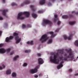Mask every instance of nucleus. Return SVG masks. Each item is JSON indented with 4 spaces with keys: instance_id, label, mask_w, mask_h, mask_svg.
<instances>
[{
    "instance_id": "obj_1",
    "label": "nucleus",
    "mask_w": 78,
    "mask_h": 78,
    "mask_svg": "<svg viewBox=\"0 0 78 78\" xmlns=\"http://www.w3.org/2000/svg\"><path fill=\"white\" fill-rule=\"evenodd\" d=\"M67 52L69 53V55H67V54H65L64 57H63L62 56H61L59 57L57 59L58 56V54H53L50 57V61L51 62H53V63L58 64L59 63V61H62L59 65L57 66V68L58 69H59L63 67L62 64H63V62L64 61H70V60L71 61L73 60V61L75 62L76 60H77V59L75 60V56L73 55L71 49H70L68 51H67Z\"/></svg>"
},
{
    "instance_id": "obj_2",
    "label": "nucleus",
    "mask_w": 78,
    "mask_h": 78,
    "mask_svg": "<svg viewBox=\"0 0 78 78\" xmlns=\"http://www.w3.org/2000/svg\"><path fill=\"white\" fill-rule=\"evenodd\" d=\"M25 15L27 17H28L30 16V12H29L25 11L23 12H21L19 13L18 14V16L17 17V19L18 20H22L24 19L25 17L22 16L23 15Z\"/></svg>"
},
{
    "instance_id": "obj_3",
    "label": "nucleus",
    "mask_w": 78,
    "mask_h": 78,
    "mask_svg": "<svg viewBox=\"0 0 78 78\" xmlns=\"http://www.w3.org/2000/svg\"><path fill=\"white\" fill-rule=\"evenodd\" d=\"M18 33H16V32L13 33V36L16 37L15 39L16 40V44H19L21 41V38L19 37L18 36Z\"/></svg>"
},
{
    "instance_id": "obj_4",
    "label": "nucleus",
    "mask_w": 78,
    "mask_h": 78,
    "mask_svg": "<svg viewBox=\"0 0 78 78\" xmlns=\"http://www.w3.org/2000/svg\"><path fill=\"white\" fill-rule=\"evenodd\" d=\"M48 39V37L47 36V34H44L41 37L40 39V41L41 42H46Z\"/></svg>"
},
{
    "instance_id": "obj_5",
    "label": "nucleus",
    "mask_w": 78,
    "mask_h": 78,
    "mask_svg": "<svg viewBox=\"0 0 78 78\" xmlns=\"http://www.w3.org/2000/svg\"><path fill=\"white\" fill-rule=\"evenodd\" d=\"M48 34H50L51 35V38L49 39L48 40V44H51L53 42V39H52V37H54L55 36L56 34L55 35L53 34V31H50L48 32Z\"/></svg>"
},
{
    "instance_id": "obj_6",
    "label": "nucleus",
    "mask_w": 78,
    "mask_h": 78,
    "mask_svg": "<svg viewBox=\"0 0 78 78\" xmlns=\"http://www.w3.org/2000/svg\"><path fill=\"white\" fill-rule=\"evenodd\" d=\"M40 67V66L38 65L34 69H31L30 70L29 72L32 74H33V73H36L37 72V69L39 67Z\"/></svg>"
},
{
    "instance_id": "obj_7",
    "label": "nucleus",
    "mask_w": 78,
    "mask_h": 78,
    "mask_svg": "<svg viewBox=\"0 0 78 78\" xmlns=\"http://www.w3.org/2000/svg\"><path fill=\"white\" fill-rule=\"evenodd\" d=\"M11 51V49L8 48L6 50L4 48H0V54H4L6 51L7 53H9Z\"/></svg>"
},
{
    "instance_id": "obj_8",
    "label": "nucleus",
    "mask_w": 78,
    "mask_h": 78,
    "mask_svg": "<svg viewBox=\"0 0 78 78\" xmlns=\"http://www.w3.org/2000/svg\"><path fill=\"white\" fill-rule=\"evenodd\" d=\"M51 22L49 20L47 19H44L42 23V25L45 26L47 24H51Z\"/></svg>"
},
{
    "instance_id": "obj_9",
    "label": "nucleus",
    "mask_w": 78,
    "mask_h": 78,
    "mask_svg": "<svg viewBox=\"0 0 78 78\" xmlns=\"http://www.w3.org/2000/svg\"><path fill=\"white\" fill-rule=\"evenodd\" d=\"M72 36H73V34L72 33H71L69 34V37H67V36L66 35H64L63 37L65 40H66V39L71 40L72 39Z\"/></svg>"
},
{
    "instance_id": "obj_10",
    "label": "nucleus",
    "mask_w": 78,
    "mask_h": 78,
    "mask_svg": "<svg viewBox=\"0 0 78 78\" xmlns=\"http://www.w3.org/2000/svg\"><path fill=\"white\" fill-rule=\"evenodd\" d=\"M13 39V36H10L9 37H7L5 39V41L6 42H9L11 40H12Z\"/></svg>"
},
{
    "instance_id": "obj_11",
    "label": "nucleus",
    "mask_w": 78,
    "mask_h": 78,
    "mask_svg": "<svg viewBox=\"0 0 78 78\" xmlns=\"http://www.w3.org/2000/svg\"><path fill=\"white\" fill-rule=\"evenodd\" d=\"M23 28H31V25L30 24H28L27 25H25L23 24L22 27Z\"/></svg>"
},
{
    "instance_id": "obj_12",
    "label": "nucleus",
    "mask_w": 78,
    "mask_h": 78,
    "mask_svg": "<svg viewBox=\"0 0 78 78\" xmlns=\"http://www.w3.org/2000/svg\"><path fill=\"white\" fill-rule=\"evenodd\" d=\"M38 63L39 64H42L44 63V61L41 58H39L38 59Z\"/></svg>"
},
{
    "instance_id": "obj_13",
    "label": "nucleus",
    "mask_w": 78,
    "mask_h": 78,
    "mask_svg": "<svg viewBox=\"0 0 78 78\" xmlns=\"http://www.w3.org/2000/svg\"><path fill=\"white\" fill-rule=\"evenodd\" d=\"M54 18L53 19V21L54 22H56L58 20V17L57 15H54Z\"/></svg>"
},
{
    "instance_id": "obj_14",
    "label": "nucleus",
    "mask_w": 78,
    "mask_h": 78,
    "mask_svg": "<svg viewBox=\"0 0 78 78\" xmlns=\"http://www.w3.org/2000/svg\"><path fill=\"white\" fill-rule=\"evenodd\" d=\"M6 73L7 75H10L11 73V69H8L6 71Z\"/></svg>"
},
{
    "instance_id": "obj_15",
    "label": "nucleus",
    "mask_w": 78,
    "mask_h": 78,
    "mask_svg": "<svg viewBox=\"0 0 78 78\" xmlns=\"http://www.w3.org/2000/svg\"><path fill=\"white\" fill-rule=\"evenodd\" d=\"M7 11H8V10H4L3 11V15H4V16H5V17H7V15H6V12H7Z\"/></svg>"
},
{
    "instance_id": "obj_16",
    "label": "nucleus",
    "mask_w": 78,
    "mask_h": 78,
    "mask_svg": "<svg viewBox=\"0 0 78 78\" xmlns=\"http://www.w3.org/2000/svg\"><path fill=\"white\" fill-rule=\"evenodd\" d=\"M45 3V0H41L40 1V5H44Z\"/></svg>"
},
{
    "instance_id": "obj_17",
    "label": "nucleus",
    "mask_w": 78,
    "mask_h": 78,
    "mask_svg": "<svg viewBox=\"0 0 78 78\" xmlns=\"http://www.w3.org/2000/svg\"><path fill=\"white\" fill-rule=\"evenodd\" d=\"M19 58V55H16L13 58L14 61H16Z\"/></svg>"
},
{
    "instance_id": "obj_18",
    "label": "nucleus",
    "mask_w": 78,
    "mask_h": 78,
    "mask_svg": "<svg viewBox=\"0 0 78 78\" xmlns=\"http://www.w3.org/2000/svg\"><path fill=\"white\" fill-rule=\"evenodd\" d=\"M69 25H74L75 23H76V22L75 21H70L69 22Z\"/></svg>"
},
{
    "instance_id": "obj_19",
    "label": "nucleus",
    "mask_w": 78,
    "mask_h": 78,
    "mask_svg": "<svg viewBox=\"0 0 78 78\" xmlns=\"http://www.w3.org/2000/svg\"><path fill=\"white\" fill-rule=\"evenodd\" d=\"M24 2L25 4H29V3H30V1L29 0H26Z\"/></svg>"
},
{
    "instance_id": "obj_20",
    "label": "nucleus",
    "mask_w": 78,
    "mask_h": 78,
    "mask_svg": "<svg viewBox=\"0 0 78 78\" xmlns=\"http://www.w3.org/2000/svg\"><path fill=\"white\" fill-rule=\"evenodd\" d=\"M27 44H30L32 45L33 44V41H27Z\"/></svg>"
},
{
    "instance_id": "obj_21",
    "label": "nucleus",
    "mask_w": 78,
    "mask_h": 78,
    "mask_svg": "<svg viewBox=\"0 0 78 78\" xmlns=\"http://www.w3.org/2000/svg\"><path fill=\"white\" fill-rule=\"evenodd\" d=\"M32 15L34 18H36V17H37V15L36 14L33 13L32 14Z\"/></svg>"
},
{
    "instance_id": "obj_22",
    "label": "nucleus",
    "mask_w": 78,
    "mask_h": 78,
    "mask_svg": "<svg viewBox=\"0 0 78 78\" xmlns=\"http://www.w3.org/2000/svg\"><path fill=\"white\" fill-rule=\"evenodd\" d=\"M74 44L75 45H76V46L78 47V40H76L75 41Z\"/></svg>"
},
{
    "instance_id": "obj_23",
    "label": "nucleus",
    "mask_w": 78,
    "mask_h": 78,
    "mask_svg": "<svg viewBox=\"0 0 78 78\" xmlns=\"http://www.w3.org/2000/svg\"><path fill=\"white\" fill-rule=\"evenodd\" d=\"M31 50H25L24 51L25 53H30L31 52Z\"/></svg>"
},
{
    "instance_id": "obj_24",
    "label": "nucleus",
    "mask_w": 78,
    "mask_h": 78,
    "mask_svg": "<svg viewBox=\"0 0 78 78\" xmlns=\"http://www.w3.org/2000/svg\"><path fill=\"white\" fill-rule=\"evenodd\" d=\"M11 5L12 6H16V5H17V4L14 2H12L11 3Z\"/></svg>"
},
{
    "instance_id": "obj_25",
    "label": "nucleus",
    "mask_w": 78,
    "mask_h": 78,
    "mask_svg": "<svg viewBox=\"0 0 78 78\" xmlns=\"http://www.w3.org/2000/svg\"><path fill=\"white\" fill-rule=\"evenodd\" d=\"M28 65V64H27V63L26 62H24V63L23 65V66L24 67H27V66Z\"/></svg>"
},
{
    "instance_id": "obj_26",
    "label": "nucleus",
    "mask_w": 78,
    "mask_h": 78,
    "mask_svg": "<svg viewBox=\"0 0 78 78\" xmlns=\"http://www.w3.org/2000/svg\"><path fill=\"white\" fill-rule=\"evenodd\" d=\"M2 67H1V66H0V70H2L3 69H4L5 67V66L4 65H3Z\"/></svg>"
},
{
    "instance_id": "obj_27",
    "label": "nucleus",
    "mask_w": 78,
    "mask_h": 78,
    "mask_svg": "<svg viewBox=\"0 0 78 78\" xmlns=\"http://www.w3.org/2000/svg\"><path fill=\"white\" fill-rule=\"evenodd\" d=\"M68 17V16L67 15H64L62 16V19H66Z\"/></svg>"
},
{
    "instance_id": "obj_28",
    "label": "nucleus",
    "mask_w": 78,
    "mask_h": 78,
    "mask_svg": "<svg viewBox=\"0 0 78 78\" xmlns=\"http://www.w3.org/2000/svg\"><path fill=\"white\" fill-rule=\"evenodd\" d=\"M8 24L7 23H5L4 24V27L5 28H7V27H8Z\"/></svg>"
},
{
    "instance_id": "obj_29",
    "label": "nucleus",
    "mask_w": 78,
    "mask_h": 78,
    "mask_svg": "<svg viewBox=\"0 0 78 78\" xmlns=\"http://www.w3.org/2000/svg\"><path fill=\"white\" fill-rule=\"evenodd\" d=\"M25 4V3H24V2H23L20 4V6H23V5H24Z\"/></svg>"
},
{
    "instance_id": "obj_30",
    "label": "nucleus",
    "mask_w": 78,
    "mask_h": 78,
    "mask_svg": "<svg viewBox=\"0 0 78 78\" xmlns=\"http://www.w3.org/2000/svg\"><path fill=\"white\" fill-rule=\"evenodd\" d=\"M14 51H12L10 52V55H13V54H14Z\"/></svg>"
},
{
    "instance_id": "obj_31",
    "label": "nucleus",
    "mask_w": 78,
    "mask_h": 78,
    "mask_svg": "<svg viewBox=\"0 0 78 78\" xmlns=\"http://www.w3.org/2000/svg\"><path fill=\"white\" fill-rule=\"evenodd\" d=\"M3 20V18L2 16H0V20Z\"/></svg>"
},
{
    "instance_id": "obj_32",
    "label": "nucleus",
    "mask_w": 78,
    "mask_h": 78,
    "mask_svg": "<svg viewBox=\"0 0 78 78\" xmlns=\"http://www.w3.org/2000/svg\"><path fill=\"white\" fill-rule=\"evenodd\" d=\"M42 11L41 10H39L38 11V13H42Z\"/></svg>"
},
{
    "instance_id": "obj_33",
    "label": "nucleus",
    "mask_w": 78,
    "mask_h": 78,
    "mask_svg": "<svg viewBox=\"0 0 78 78\" xmlns=\"http://www.w3.org/2000/svg\"><path fill=\"white\" fill-rule=\"evenodd\" d=\"M60 24H61V21H58L57 23V25H60Z\"/></svg>"
},
{
    "instance_id": "obj_34",
    "label": "nucleus",
    "mask_w": 78,
    "mask_h": 78,
    "mask_svg": "<svg viewBox=\"0 0 78 78\" xmlns=\"http://www.w3.org/2000/svg\"><path fill=\"white\" fill-rule=\"evenodd\" d=\"M2 2H3L4 3L6 2V0H2Z\"/></svg>"
},
{
    "instance_id": "obj_35",
    "label": "nucleus",
    "mask_w": 78,
    "mask_h": 78,
    "mask_svg": "<svg viewBox=\"0 0 78 78\" xmlns=\"http://www.w3.org/2000/svg\"><path fill=\"white\" fill-rule=\"evenodd\" d=\"M3 44H0V47H3Z\"/></svg>"
},
{
    "instance_id": "obj_36",
    "label": "nucleus",
    "mask_w": 78,
    "mask_h": 78,
    "mask_svg": "<svg viewBox=\"0 0 78 78\" xmlns=\"http://www.w3.org/2000/svg\"><path fill=\"white\" fill-rule=\"evenodd\" d=\"M35 78H37L38 77V76L37 75H35L34 76Z\"/></svg>"
},
{
    "instance_id": "obj_37",
    "label": "nucleus",
    "mask_w": 78,
    "mask_h": 78,
    "mask_svg": "<svg viewBox=\"0 0 78 78\" xmlns=\"http://www.w3.org/2000/svg\"><path fill=\"white\" fill-rule=\"evenodd\" d=\"M30 7L31 8H34V6L32 5H30Z\"/></svg>"
},
{
    "instance_id": "obj_38",
    "label": "nucleus",
    "mask_w": 78,
    "mask_h": 78,
    "mask_svg": "<svg viewBox=\"0 0 78 78\" xmlns=\"http://www.w3.org/2000/svg\"><path fill=\"white\" fill-rule=\"evenodd\" d=\"M48 5V6H51V4L50 3H49Z\"/></svg>"
},
{
    "instance_id": "obj_39",
    "label": "nucleus",
    "mask_w": 78,
    "mask_h": 78,
    "mask_svg": "<svg viewBox=\"0 0 78 78\" xmlns=\"http://www.w3.org/2000/svg\"><path fill=\"white\" fill-rule=\"evenodd\" d=\"M59 31V29H57L55 30V32H58Z\"/></svg>"
},
{
    "instance_id": "obj_40",
    "label": "nucleus",
    "mask_w": 78,
    "mask_h": 78,
    "mask_svg": "<svg viewBox=\"0 0 78 78\" xmlns=\"http://www.w3.org/2000/svg\"><path fill=\"white\" fill-rule=\"evenodd\" d=\"M37 56H41V54L38 53L37 54Z\"/></svg>"
},
{
    "instance_id": "obj_41",
    "label": "nucleus",
    "mask_w": 78,
    "mask_h": 78,
    "mask_svg": "<svg viewBox=\"0 0 78 78\" xmlns=\"http://www.w3.org/2000/svg\"><path fill=\"white\" fill-rule=\"evenodd\" d=\"M59 51L61 53H62V52H63V50H60Z\"/></svg>"
},
{
    "instance_id": "obj_42",
    "label": "nucleus",
    "mask_w": 78,
    "mask_h": 78,
    "mask_svg": "<svg viewBox=\"0 0 78 78\" xmlns=\"http://www.w3.org/2000/svg\"><path fill=\"white\" fill-rule=\"evenodd\" d=\"M42 75V74H41V73L39 74V76H41Z\"/></svg>"
},
{
    "instance_id": "obj_43",
    "label": "nucleus",
    "mask_w": 78,
    "mask_h": 78,
    "mask_svg": "<svg viewBox=\"0 0 78 78\" xmlns=\"http://www.w3.org/2000/svg\"><path fill=\"white\" fill-rule=\"evenodd\" d=\"M69 72H72V69H69Z\"/></svg>"
},
{
    "instance_id": "obj_44",
    "label": "nucleus",
    "mask_w": 78,
    "mask_h": 78,
    "mask_svg": "<svg viewBox=\"0 0 78 78\" xmlns=\"http://www.w3.org/2000/svg\"><path fill=\"white\" fill-rule=\"evenodd\" d=\"M77 75H78V73H76V74H75V76H77Z\"/></svg>"
},
{
    "instance_id": "obj_45",
    "label": "nucleus",
    "mask_w": 78,
    "mask_h": 78,
    "mask_svg": "<svg viewBox=\"0 0 78 78\" xmlns=\"http://www.w3.org/2000/svg\"><path fill=\"white\" fill-rule=\"evenodd\" d=\"M2 31L0 30V35H1V34H2Z\"/></svg>"
},
{
    "instance_id": "obj_46",
    "label": "nucleus",
    "mask_w": 78,
    "mask_h": 78,
    "mask_svg": "<svg viewBox=\"0 0 78 78\" xmlns=\"http://www.w3.org/2000/svg\"><path fill=\"white\" fill-rule=\"evenodd\" d=\"M72 14H74V13H75V11H72Z\"/></svg>"
},
{
    "instance_id": "obj_47",
    "label": "nucleus",
    "mask_w": 78,
    "mask_h": 78,
    "mask_svg": "<svg viewBox=\"0 0 78 78\" xmlns=\"http://www.w3.org/2000/svg\"><path fill=\"white\" fill-rule=\"evenodd\" d=\"M50 0L51 1L53 2H55V0Z\"/></svg>"
},
{
    "instance_id": "obj_48",
    "label": "nucleus",
    "mask_w": 78,
    "mask_h": 78,
    "mask_svg": "<svg viewBox=\"0 0 78 78\" xmlns=\"http://www.w3.org/2000/svg\"><path fill=\"white\" fill-rule=\"evenodd\" d=\"M76 14L77 15H78V12H76Z\"/></svg>"
},
{
    "instance_id": "obj_49",
    "label": "nucleus",
    "mask_w": 78,
    "mask_h": 78,
    "mask_svg": "<svg viewBox=\"0 0 78 78\" xmlns=\"http://www.w3.org/2000/svg\"><path fill=\"white\" fill-rule=\"evenodd\" d=\"M77 58L78 59V56L77 57Z\"/></svg>"
},
{
    "instance_id": "obj_50",
    "label": "nucleus",
    "mask_w": 78,
    "mask_h": 78,
    "mask_svg": "<svg viewBox=\"0 0 78 78\" xmlns=\"http://www.w3.org/2000/svg\"><path fill=\"white\" fill-rule=\"evenodd\" d=\"M69 1H71V0H69Z\"/></svg>"
},
{
    "instance_id": "obj_51",
    "label": "nucleus",
    "mask_w": 78,
    "mask_h": 78,
    "mask_svg": "<svg viewBox=\"0 0 78 78\" xmlns=\"http://www.w3.org/2000/svg\"><path fill=\"white\" fill-rule=\"evenodd\" d=\"M61 0V1H62V0Z\"/></svg>"
},
{
    "instance_id": "obj_52",
    "label": "nucleus",
    "mask_w": 78,
    "mask_h": 78,
    "mask_svg": "<svg viewBox=\"0 0 78 78\" xmlns=\"http://www.w3.org/2000/svg\"><path fill=\"white\" fill-rule=\"evenodd\" d=\"M0 11H1V10H0Z\"/></svg>"
}]
</instances>
